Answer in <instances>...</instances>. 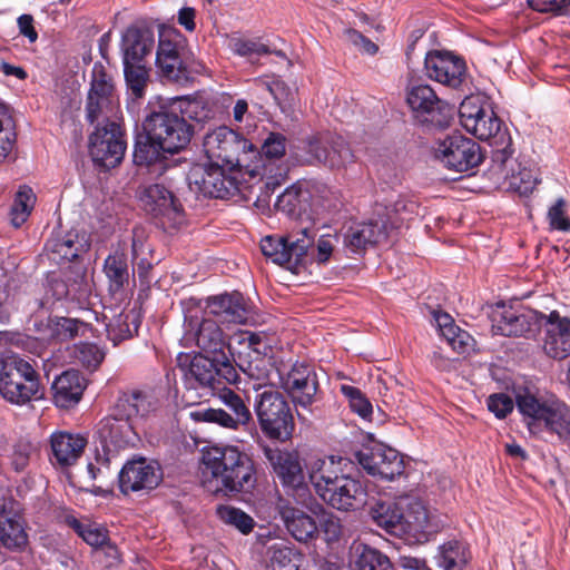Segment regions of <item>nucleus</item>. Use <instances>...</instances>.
<instances>
[{
    "mask_svg": "<svg viewBox=\"0 0 570 570\" xmlns=\"http://www.w3.org/2000/svg\"><path fill=\"white\" fill-rule=\"evenodd\" d=\"M227 383H222L219 389H205L214 394L219 391V397L227 406L229 412L223 409L199 407L189 412V416L195 422L216 423L223 428L237 430L239 425H246L252 420V413L243 399L226 387Z\"/></svg>",
    "mask_w": 570,
    "mask_h": 570,
    "instance_id": "nucleus-15",
    "label": "nucleus"
},
{
    "mask_svg": "<svg viewBox=\"0 0 570 570\" xmlns=\"http://www.w3.org/2000/svg\"><path fill=\"white\" fill-rule=\"evenodd\" d=\"M127 88L135 98H141L149 82V69L146 62H122Z\"/></svg>",
    "mask_w": 570,
    "mask_h": 570,
    "instance_id": "nucleus-41",
    "label": "nucleus"
},
{
    "mask_svg": "<svg viewBox=\"0 0 570 570\" xmlns=\"http://www.w3.org/2000/svg\"><path fill=\"white\" fill-rule=\"evenodd\" d=\"M82 539L91 547L106 550L109 557L115 558L118 553L117 547L109 541L107 530L102 528L90 524L83 532Z\"/></svg>",
    "mask_w": 570,
    "mask_h": 570,
    "instance_id": "nucleus-55",
    "label": "nucleus"
},
{
    "mask_svg": "<svg viewBox=\"0 0 570 570\" xmlns=\"http://www.w3.org/2000/svg\"><path fill=\"white\" fill-rule=\"evenodd\" d=\"M91 325L79 318L56 317L51 325V335L58 342H68L77 337H86Z\"/></svg>",
    "mask_w": 570,
    "mask_h": 570,
    "instance_id": "nucleus-40",
    "label": "nucleus"
},
{
    "mask_svg": "<svg viewBox=\"0 0 570 570\" xmlns=\"http://www.w3.org/2000/svg\"><path fill=\"white\" fill-rule=\"evenodd\" d=\"M406 102L414 119L429 128H448L453 119L454 107L440 99L429 85L410 81L406 86Z\"/></svg>",
    "mask_w": 570,
    "mask_h": 570,
    "instance_id": "nucleus-12",
    "label": "nucleus"
},
{
    "mask_svg": "<svg viewBox=\"0 0 570 570\" xmlns=\"http://www.w3.org/2000/svg\"><path fill=\"white\" fill-rule=\"evenodd\" d=\"M51 389L55 404L61 409H70L81 400L86 381L79 371L68 370L55 380Z\"/></svg>",
    "mask_w": 570,
    "mask_h": 570,
    "instance_id": "nucleus-33",
    "label": "nucleus"
},
{
    "mask_svg": "<svg viewBox=\"0 0 570 570\" xmlns=\"http://www.w3.org/2000/svg\"><path fill=\"white\" fill-rule=\"evenodd\" d=\"M49 443L50 462L63 469L73 465L79 460L87 445V439L80 434L57 431L51 434Z\"/></svg>",
    "mask_w": 570,
    "mask_h": 570,
    "instance_id": "nucleus-26",
    "label": "nucleus"
},
{
    "mask_svg": "<svg viewBox=\"0 0 570 570\" xmlns=\"http://www.w3.org/2000/svg\"><path fill=\"white\" fill-rule=\"evenodd\" d=\"M28 544V534L23 518L13 508V502L0 508V546L8 550L20 551Z\"/></svg>",
    "mask_w": 570,
    "mask_h": 570,
    "instance_id": "nucleus-27",
    "label": "nucleus"
},
{
    "mask_svg": "<svg viewBox=\"0 0 570 570\" xmlns=\"http://www.w3.org/2000/svg\"><path fill=\"white\" fill-rule=\"evenodd\" d=\"M468 563L464 547L458 541H449L440 547L438 564L444 570H462Z\"/></svg>",
    "mask_w": 570,
    "mask_h": 570,
    "instance_id": "nucleus-43",
    "label": "nucleus"
},
{
    "mask_svg": "<svg viewBox=\"0 0 570 570\" xmlns=\"http://www.w3.org/2000/svg\"><path fill=\"white\" fill-rule=\"evenodd\" d=\"M350 568L351 570H394L393 563L385 553L362 543L352 548Z\"/></svg>",
    "mask_w": 570,
    "mask_h": 570,
    "instance_id": "nucleus-36",
    "label": "nucleus"
},
{
    "mask_svg": "<svg viewBox=\"0 0 570 570\" xmlns=\"http://www.w3.org/2000/svg\"><path fill=\"white\" fill-rule=\"evenodd\" d=\"M72 357L88 370H97L105 360V352L94 343H79L72 347Z\"/></svg>",
    "mask_w": 570,
    "mask_h": 570,
    "instance_id": "nucleus-47",
    "label": "nucleus"
},
{
    "mask_svg": "<svg viewBox=\"0 0 570 570\" xmlns=\"http://www.w3.org/2000/svg\"><path fill=\"white\" fill-rule=\"evenodd\" d=\"M307 154L330 168H342L354 161V155L345 139L334 134H320L307 140Z\"/></svg>",
    "mask_w": 570,
    "mask_h": 570,
    "instance_id": "nucleus-19",
    "label": "nucleus"
},
{
    "mask_svg": "<svg viewBox=\"0 0 570 570\" xmlns=\"http://www.w3.org/2000/svg\"><path fill=\"white\" fill-rule=\"evenodd\" d=\"M567 203L563 198H559L548 212V219L552 229L569 232L570 218L566 213Z\"/></svg>",
    "mask_w": 570,
    "mask_h": 570,
    "instance_id": "nucleus-59",
    "label": "nucleus"
},
{
    "mask_svg": "<svg viewBox=\"0 0 570 570\" xmlns=\"http://www.w3.org/2000/svg\"><path fill=\"white\" fill-rule=\"evenodd\" d=\"M502 126L503 122L495 112L487 108L466 130L481 140L493 139L494 144H503L507 131L502 130Z\"/></svg>",
    "mask_w": 570,
    "mask_h": 570,
    "instance_id": "nucleus-38",
    "label": "nucleus"
},
{
    "mask_svg": "<svg viewBox=\"0 0 570 570\" xmlns=\"http://www.w3.org/2000/svg\"><path fill=\"white\" fill-rule=\"evenodd\" d=\"M281 513L286 529L297 541L307 542L317 534L318 528L315 520L304 511L283 507Z\"/></svg>",
    "mask_w": 570,
    "mask_h": 570,
    "instance_id": "nucleus-37",
    "label": "nucleus"
},
{
    "mask_svg": "<svg viewBox=\"0 0 570 570\" xmlns=\"http://www.w3.org/2000/svg\"><path fill=\"white\" fill-rule=\"evenodd\" d=\"M342 393L348 399L352 411L356 412L363 419L372 414V405L364 394L355 386L342 385Z\"/></svg>",
    "mask_w": 570,
    "mask_h": 570,
    "instance_id": "nucleus-56",
    "label": "nucleus"
},
{
    "mask_svg": "<svg viewBox=\"0 0 570 570\" xmlns=\"http://www.w3.org/2000/svg\"><path fill=\"white\" fill-rule=\"evenodd\" d=\"M225 165L212 163L209 166L195 165L187 175L189 188L209 198L228 199L239 191V181L235 170Z\"/></svg>",
    "mask_w": 570,
    "mask_h": 570,
    "instance_id": "nucleus-14",
    "label": "nucleus"
},
{
    "mask_svg": "<svg viewBox=\"0 0 570 570\" xmlns=\"http://www.w3.org/2000/svg\"><path fill=\"white\" fill-rule=\"evenodd\" d=\"M136 321L137 316L132 311L116 315L107 325L109 340H111L114 344L117 345L121 341L131 337L132 333L137 332L138 330Z\"/></svg>",
    "mask_w": 570,
    "mask_h": 570,
    "instance_id": "nucleus-44",
    "label": "nucleus"
},
{
    "mask_svg": "<svg viewBox=\"0 0 570 570\" xmlns=\"http://www.w3.org/2000/svg\"><path fill=\"white\" fill-rule=\"evenodd\" d=\"M416 209L417 204L415 202L403 197L396 199L386 207L389 215V222H385L387 224V230L399 228L403 222L410 219L411 215L414 214Z\"/></svg>",
    "mask_w": 570,
    "mask_h": 570,
    "instance_id": "nucleus-52",
    "label": "nucleus"
},
{
    "mask_svg": "<svg viewBox=\"0 0 570 570\" xmlns=\"http://www.w3.org/2000/svg\"><path fill=\"white\" fill-rule=\"evenodd\" d=\"M267 350H269V346L264 345L263 350L242 351L234 360L244 374L258 382L257 387L265 386L271 381L273 364L271 358L266 356Z\"/></svg>",
    "mask_w": 570,
    "mask_h": 570,
    "instance_id": "nucleus-34",
    "label": "nucleus"
},
{
    "mask_svg": "<svg viewBox=\"0 0 570 570\" xmlns=\"http://www.w3.org/2000/svg\"><path fill=\"white\" fill-rule=\"evenodd\" d=\"M232 50L242 57H250L252 55H267L269 49L267 46L250 39L233 38L230 40Z\"/></svg>",
    "mask_w": 570,
    "mask_h": 570,
    "instance_id": "nucleus-60",
    "label": "nucleus"
},
{
    "mask_svg": "<svg viewBox=\"0 0 570 570\" xmlns=\"http://www.w3.org/2000/svg\"><path fill=\"white\" fill-rule=\"evenodd\" d=\"M343 39L363 53L374 56L379 51L376 43L353 27L343 30Z\"/></svg>",
    "mask_w": 570,
    "mask_h": 570,
    "instance_id": "nucleus-58",
    "label": "nucleus"
},
{
    "mask_svg": "<svg viewBox=\"0 0 570 570\" xmlns=\"http://www.w3.org/2000/svg\"><path fill=\"white\" fill-rule=\"evenodd\" d=\"M492 159L504 177H511V186L515 188V175H514V164L515 159L512 158L511 153L508 150V147L502 149H498L493 153Z\"/></svg>",
    "mask_w": 570,
    "mask_h": 570,
    "instance_id": "nucleus-63",
    "label": "nucleus"
},
{
    "mask_svg": "<svg viewBox=\"0 0 570 570\" xmlns=\"http://www.w3.org/2000/svg\"><path fill=\"white\" fill-rule=\"evenodd\" d=\"M217 514L224 523L236 528L243 534H248L254 529V519L240 509L222 505L217 508Z\"/></svg>",
    "mask_w": 570,
    "mask_h": 570,
    "instance_id": "nucleus-48",
    "label": "nucleus"
},
{
    "mask_svg": "<svg viewBox=\"0 0 570 570\" xmlns=\"http://www.w3.org/2000/svg\"><path fill=\"white\" fill-rule=\"evenodd\" d=\"M372 521L390 534H429L433 532L430 514L415 495L403 494L394 500H377L370 505Z\"/></svg>",
    "mask_w": 570,
    "mask_h": 570,
    "instance_id": "nucleus-4",
    "label": "nucleus"
},
{
    "mask_svg": "<svg viewBox=\"0 0 570 570\" xmlns=\"http://www.w3.org/2000/svg\"><path fill=\"white\" fill-rule=\"evenodd\" d=\"M104 269L114 289L121 288L128 282L129 271L125 254L109 255L105 261Z\"/></svg>",
    "mask_w": 570,
    "mask_h": 570,
    "instance_id": "nucleus-46",
    "label": "nucleus"
},
{
    "mask_svg": "<svg viewBox=\"0 0 570 570\" xmlns=\"http://www.w3.org/2000/svg\"><path fill=\"white\" fill-rule=\"evenodd\" d=\"M39 375L23 358L11 355L0 360V395L9 403L24 405L40 397Z\"/></svg>",
    "mask_w": 570,
    "mask_h": 570,
    "instance_id": "nucleus-8",
    "label": "nucleus"
},
{
    "mask_svg": "<svg viewBox=\"0 0 570 570\" xmlns=\"http://www.w3.org/2000/svg\"><path fill=\"white\" fill-rule=\"evenodd\" d=\"M158 144H163L167 154H176L185 149L194 134V127L176 112L160 110L147 116L142 122Z\"/></svg>",
    "mask_w": 570,
    "mask_h": 570,
    "instance_id": "nucleus-13",
    "label": "nucleus"
},
{
    "mask_svg": "<svg viewBox=\"0 0 570 570\" xmlns=\"http://www.w3.org/2000/svg\"><path fill=\"white\" fill-rule=\"evenodd\" d=\"M139 199L142 208L154 217L176 219L183 212L181 204L161 184H153L141 188Z\"/></svg>",
    "mask_w": 570,
    "mask_h": 570,
    "instance_id": "nucleus-25",
    "label": "nucleus"
},
{
    "mask_svg": "<svg viewBox=\"0 0 570 570\" xmlns=\"http://www.w3.org/2000/svg\"><path fill=\"white\" fill-rule=\"evenodd\" d=\"M315 236L309 226H303L297 232L292 230L285 236H265L261 240V250L267 259L297 273L314 244Z\"/></svg>",
    "mask_w": 570,
    "mask_h": 570,
    "instance_id": "nucleus-9",
    "label": "nucleus"
},
{
    "mask_svg": "<svg viewBox=\"0 0 570 570\" xmlns=\"http://www.w3.org/2000/svg\"><path fill=\"white\" fill-rule=\"evenodd\" d=\"M126 142L120 126L107 120L104 126H97L89 137V154L98 166L110 169L118 166L125 155Z\"/></svg>",
    "mask_w": 570,
    "mask_h": 570,
    "instance_id": "nucleus-17",
    "label": "nucleus"
},
{
    "mask_svg": "<svg viewBox=\"0 0 570 570\" xmlns=\"http://www.w3.org/2000/svg\"><path fill=\"white\" fill-rule=\"evenodd\" d=\"M204 151L212 163L225 165L230 170L243 166L249 154L257 153L255 146L242 134L220 126L204 137Z\"/></svg>",
    "mask_w": 570,
    "mask_h": 570,
    "instance_id": "nucleus-11",
    "label": "nucleus"
},
{
    "mask_svg": "<svg viewBox=\"0 0 570 570\" xmlns=\"http://www.w3.org/2000/svg\"><path fill=\"white\" fill-rule=\"evenodd\" d=\"M309 373H314L308 365L294 364L291 370L284 373L277 370V374L281 380V385L284 390H296L299 381L306 380Z\"/></svg>",
    "mask_w": 570,
    "mask_h": 570,
    "instance_id": "nucleus-57",
    "label": "nucleus"
},
{
    "mask_svg": "<svg viewBox=\"0 0 570 570\" xmlns=\"http://www.w3.org/2000/svg\"><path fill=\"white\" fill-rule=\"evenodd\" d=\"M311 198L309 184L297 181L278 196L275 206L277 210L292 219H307L309 222Z\"/></svg>",
    "mask_w": 570,
    "mask_h": 570,
    "instance_id": "nucleus-29",
    "label": "nucleus"
},
{
    "mask_svg": "<svg viewBox=\"0 0 570 570\" xmlns=\"http://www.w3.org/2000/svg\"><path fill=\"white\" fill-rule=\"evenodd\" d=\"M89 247L90 243L85 235L80 236L76 230H69L65 235L58 233L46 244L49 258L57 264L79 258Z\"/></svg>",
    "mask_w": 570,
    "mask_h": 570,
    "instance_id": "nucleus-28",
    "label": "nucleus"
},
{
    "mask_svg": "<svg viewBox=\"0 0 570 570\" xmlns=\"http://www.w3.org/2000/svg\"><path fill=\"white\" fill-rule=\"evenodd\" d=\"M255 413L262 432L269 439L285 442L292 438L295 423L286 397L268 389L256 397Z\"/></svg>",
    "mask_w": 570,
    "mask_h": 570,
    "instance_id": "nucleus-10",
    "label": "nucleus"
},
{
    "mask_svg": "<svg viewBox=\"0 0 570 570\" xmlns=\"http://www.w3.org/2000/svg\"><path fill=\"white\" fill-rule=\"evenodd\" d=\"M156 65L161 78L185 83L200 75L205 66L188 48L185 38L171 29H160Z\"/></svg>",
    "mask_w": 570,
    "mask_h": 570,
    "instance_id": "nucleus-6",
    "label": "nucleus"
},
{
    "mask_svg": "<svg viewBox=\"0 0 570 570\" xmlns=\"http://www.w3.org/2000/svg\"><path fill=\"white\" fill-rule=\"evenodd\" d=\"M354 458L368 474L390 481L402 475L405 469L403 456L382 443L355 452Z\"/></svg>",
    "mask_w": 570,
    "mask_h": 570,
    "instance_id": "nucleus-18",
    "label": "nucleus"
},
{
    "mask_svg": "<svg viewBox=\"0 0 570 570\" xmlns=\"http://www.w3.org/2000/svg\"><path fill=\"white\" fill-rule=\"evenodd\" d=\"M14 141V120L11 110L0 102V163L11 153Z\"/></svg>",
    "mask_w": 570,
    "mask_h": 570,
    "instance_id": "nucleus-45",
    "label": "nucleus"
},
{
    "mask_svg": "<svg viewBox=\"0 0 570 570\" xmlns=\"http://www.w3.org/2000/svg\"><path fill=\"white\" fill-rule=\"evenodd\" d=\"M426 76L444 86L459 88L465 77V62L449 52L430 51L424 61Z\"/></svg>",
    "mask_w": 570,
    "mask_h": 570,
    "instance_id": "nucleus-22",
    "label": "nucleus"
},
{
    "mask_svg": "<svg viewBox=\"0 0 570 570\" xmlns=\"http://www.w3.org/2000/svg\"><path fill=\"white\" fill-rule=\"evenodd\" d=\"M286 138L279 132H269L262 145V153L269 159H278L285 155Z\"/></svg>",
    "mask_w": 570,
    "mask_h": 570,
    "instance_id": "nucleus-62",
    "label": "nucleus"
},
{
    "mask_svg": "<svg viewBox=\"0 0 570 570\" xmlns=\"http://www.w3.org/2000/svg\"><path fill=\"white\" fill-rule=\"evenodd\" d=\"M154 45V33L150 29L128 27L121 40L122 62H146Z\"/></svg>",
    "mask_w": 570,
    "mask_h": 570,
    "instance_id": "nucleus-31",
    "label": "nucleus"
},
{
    "mask_svg": "<svg viewBox=\"0 0 570 570\" xmlns=\"http://www.w3.org/2000/svg\"><path fill=\"white\" fill-rule=\"evenodd\" d=\"M163 480L159 465L140 458L127 462L119 472V488L122 493L150 491Z\"/></svg>",
    "mask_w": 570,
    "mask_h": 570,
    "instance_id": "nucleus-21",
    "label": "nucleus"
},
{
    "mask_svg": "<svg viewBox=\"0 0 570 570\" xmlns=\"http://www.w3.org/2000/svg\"><path fill=\"white\" fill-rule=\"evenodd\" d=\"M296 390H285L293 402L304 409L313 404L318 389V382L315 373H309L306 380H302Z\"/></svg>",
    "mask_w": 570,
    "mask_h": 570,
    "instance_id": "nucleus-51",
    "label": "nucleus"
},
{
    "mask_svg": "<svg viewBox=\"0 0 570 570\" xmlns=\"http://www.w3.org/2000/svg\"><path fill=\"white\" fill-rule=\"evenodd\" d=\"M207 308L223 323L243 324L249 313L248 305L239 292L209 297Z\"/></svg>",
    "mask_w": 570,
    "mask_h": 570,
    "instance_id": "nucleus-30",
    "label": "nucleus"
},
{
    "mask_svg": "<svg viewBox=\"0 0 570 570\" xmlns=\"http://www.w3.org/2000/svg\"><path fill=\"white\" fill-rule=\"evenodd\" d=\"M299 554L292 548L285 546H274L271 549L268 568L271 570H299Z\"/></svg>",
    "mask_w": 570,
    "mask_h": 570,
    "instance_id": "nucleus-50",
    "label": "nucleus"
},
{
    "mask_svg": "<svg viewBox=\"0 0 570 570\" xmlns=\"http://www.w3.org/2000/svg\"><path fill=\"white\" fill-rule=\"evenodd\" d=\"M196 354L185 371L188 390L219 389L222 383H237L238 372L230 360V346L220 326L213 320L200 322L195 333Z\"/></svg>",
    "mask_w": 570,
    "mask_h": 570,
    "instance_id": "nucleus-1",
    "label": "nucleus"
},
{
    "mask_svg": "<svg viewBox=\"0 0 570 570\" xmlns=\"http://www.w3.org/2000/svg\"><path fill=\"white\" fill-rule=\"evenodd\" d=\"M440 334L446 340L451 348L458 354L468 353L474 345L473 337L455 324L441 330Z\"/></svg>",
    "mask_w": 570,
    "mask_h": 570,
    "instance_id": "nucleus-53",
    "label": "nucleus"
},
{
    "mask_svg": "<svg viewBox=\"0 0 570 570\" xmlns=\"http://www.w3.org/2000/svg\"><path fill=\"white\" fill-rule=\"evenodd\" d=\"M114 91L111 78L106 73L105 69L95 67L92 72L91 88L88 97L101 98L110 100Z\"/></svg>",
    "mask_w": 570,
    "mask_h": 570,
    "instance_id": "nucleus-54",
    "label": "nucleus"
},
{
    "mask_svg": "<svg viewBox=\"0 0 570 570\" xmlns=\"http://www.w3.org/2000/svg\"><path fill=\"white\" fill-rule=\"evenodd\" d=\"M541 323L540 314L520 313L512 307H505L504 304L498 305L492 314V330L503 336L534 335Z\"/></svg>",
    "mask_w": 570,
    "mask_h": 570,
    "instance_id": "nucleus-20",
    "label": "nucleus"
},
{
    "mask_svg": "<svg viewBox=\"0 0 570 570\" xmlns=\"http://www.w3.org/2000/svg\"><path fill=\"white\" fill-rule=\"evenodd\" d=\"M387 236V224L384 220H371L351 226L344 236V244L353 253H361Z\"/></svg>",
    "mask_w": 570,
    "mask_h": 570,
    "instance_id": "nucleus-32",
    "label": "nucleus"
},
{
    "mask_svg": "<svg viewBox=\"0 0 570 570\" xmlns=\"http://www.w3.org/2000/svg\"><path fill=\"white\" fill-rule=\"evenodd\" d=\"M96 434L102 448L107 451L135 445L138 439L132 422H129L116 412L97 424Z\"/></svg>",
    "mask_w": 570,
    "mask_h": 570,
    "instance_id": "nucleus-24",
    "label": "nucleus"
},
{
    "mask_svg": "<svg viewBox=\"0 0 570 570\" xmlns=\"http://www.w3.org/2000/svg\"><path fill=\"white\" fill-rule=\"evenodd\" d=\"M435 157L449 169L462 173L478 167L483 160L480 145L461 134L439 140Z\"/></svg>",
    "mask_w": 570,
    "mask_h": 570,
    "instance_id": "nucleus-16",
    "label": "nucleus"
},
{
    "mask_svg": "<svg viewBox=\"0 0 570 570\" xmlns=\"http://www.w3.org/2000/svg\"><path fill=\"white\" fill-rule=\"evenodd\" d=\"M166 153L163 144L154 138L147 130L138 132L136 136L134 161L138 166H149L156 163L161 155Z\"/></svg>",
    "mask_w": 570,
    "mask_h": 570,
    "instance_id": "nucleus-39",
    "label": "nucleus"
},
{
    "mask_svg": "<svg viewBox=\"0 0 570 570\" xmlns=\"http://www.w3.org/2000/svg\"><path fill=\"white\" fill-rule=\"evenodd\" d=\"M155 409L153 395L141 390L122 392L115 405V412L129 422L135 417H146Z\"/></svg>",
    "mask_w": 570,
    "mask_h": 570,
    "instance_id": "nucleus-35",
    "label": "nucleus"
},
{
    "mask_svg": "<svg viewBox=\"0 0 570 570\" xmlns=\"http://www.w3.org/2000/svg\"><path fill=\"white\" fill-rule=\"evenodd\" d=\"M266 90L274 97L283 112L293 110L297 98V90L281 79L265 83Z\"/></svg>",
    "mask_w": 570,
    "mask_h": 570,
    "instance_id": "nucleus-49",
    "label": "nucleus"
},
{
    "mask_svg": "<svg viewBox=\"0 0 570 570\" xmlns=\"http://www.w3.org/2000/svg\"><path fill=\"white\" fill-rule=\"evenodd\" d=\"M515 404L531 434L548 432L570 444V407L557 399L543 400L529 390L519 391Z\"/></svg>",
    "mask_w": 570,
    "mask_h": 570,
    "instance_id": "nucleus-5",
    "label": "nucleus"
},
{
    "mask_svg": "<svg viewBox=\"0 0 570 570\" xmlns=\"http://www.w3.org/2000/svg\"><path fill=\"white\" fill-rule=\"evenodd\" d=\"M530 7L539 12L554 16H570V0H528Z\"/></svg>",
    "mask_w": 570,
    "mask_h": 570,
    "instance_id": "nucleus-61",
    "label": "nucleus"
},
{
    "mask_svg": "<svg viewBox=\"0 0 570 570\" xmlns=\"http://www.w3.org/2000/svg\"><path fill=\"white\" fill-rule=\"evenodd\" d=\"M36 204V195L30 187L23 186L18 190L10 209V222L20 227L30 216Z\"/></svg>",
    "mask_w": 570,
    "mask_h": 570,
    "instance_id": "nucleus-42",
    "label": "nucleus"
},
{
    "mask_svg": "<svg viewBox=\"0 0 570 570\" xmlns=\"http://www.w3.org/2000/svg\"><path fill=\"white\" fill-rule=\"evenodd\" d=\"M264 455L281 480L288 497H292L297 504L311 512L316 513L323 510L305 481V474L296 452L266 446L264 448Z\"/></svg>",
    "mask_w": 570,
    "mask_h": 570,
    "instance_id": "nucleus-7",
    "label": "nucleus"
},
{
    "mask_svg": "<svg viewBox=\"0 0 570 570\" xmlns=\"http://www.w3.org/2000/svg\"><path fill=\"white\" fill-rule=\"evenodd\" d=\"M345 460L334 456L317 460L311 471L309 480L318 497L338 511H355L366 504V485L341 468Z\"/></svg>",
    "mask_w": 570,
    "mask_h": 570,
    "instance_id": "nucleus-2",
    "label": "nucleus"
},
{
    "mask_svg": "<svg viewBox=\"0 0 570 570\" xmlns=\"http://www.w3.org/2000/svg\"><path fill=\"white\" fill-rule=\"evenodd\" d=\"M204 464L212 474L215 493L224 495L249 492L257 482L253 459L236 446H213L204 455Z\"/></svg>",
    "mask_w": 570,
    "mask_h": 570,
    "instance_id": "nucleus-3",
    "label": "nucleus"
},
{
    "mask_svg": "<svg viewBox=\"0 0 570 570\" xmlns=\"http://www.w3.org/2000/svg\"><path fill=\"white\" fill-rule=\"evenodd\" d=\"M540 318L546 326V354L554 360L567 358L570 355V317L552 311L548 315L540 313Z\"/></svg>",
    "mask_w": 570,
    "mask_h": 570,
    "instance_id": "nucleus-23",
    "label": "nucleus"
},
{
    "mask_svg": "<svg viewBox=\"0 0 570 570\" xmlns=\"http://www.w3.org/2000/svg\"><path fill=\"white\" fill-rule=\"evenodd\" d=\"M513 400L503 393L489 396L488 407L497 417L503 419L513 410Z\"/></svg>",
    "mask_w": 570,
    "mask_h": 570,
    "instance_id": "nucleus-64",
    "label": "nucleus"
}]
</instances>
